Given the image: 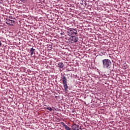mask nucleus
I'll use <instances>...</instances> for the list:
<instances>
[{"instance_id":"1","label":"nucleus","mask_w":130,"mask_h":130,"mask_svg":"<svg viewBox=\"0 0 130 130\" xmlns=\"http://www.w3.org/2000/svg\"><path fill=\"white\" fill-rule=\"evenodd\" d=\"M103 64L104 69H110L111 68V61L108 59L103 60Z\"/></svg>"},{"instance_id":"8","label":"nucleus","mask_w":130,"mask_h":130,"mask_svg":"<svg viewBox=\"0 0 130 130\" xmlns=\"http://www.w3.org/2000/svg\"><path fill=\"white\" fill-rule=\"evenodd\" d=\"M58 67L59 69H62L63 68V63L60 62L58 64Z\"/></svg>"},{"instance_id":"4","label":"nucleus","mask_w":130,"mask_h":130,"mask_svg":"<svg viewBox=\"0 0 130 130\" xmlns=\"http://www.w3.org/2000/svg\"><path fill=\"white\" fill-rule=\"evenodd\" d=\"M6 23L9 26H13V24L15 23V21H14V18L9 17V18H7Z\"/></svg>"},{"instance_id":"3","label":"nucleus","mask_w":130,"mask_h":130,"mask_svg":"<svg viewBox=\"0 0 130 130\" xmlns=\"http://www.w3.org/2000/svg\"><path fill=\"white\" fill-rule=\"evenodd\" d=\"M66 32H67L69 36H71V35H73L74 34H75V35H77V34H78V31L74 28L67 29Z\"/></svg>"},{"instance_id":"11","label":"nucleus","mask_w":130,"mask_h":130,"mask_svg":"<svg viewBox=\"0 0 130 130\" xmlns=\"http://www.w3.org/2000/svg\"><path fill=\"white\" fill-rule=\"evenodd\" d=\"M21 2H26L27 0H21Z\"/></svg>"},{"instance_id":"7","label":"nucleus","mask_w":130,"mask_h":130,"mask_svg":"<svg viewBox=\"0 0 130 130\" xmlns=\"http://www.w3.org/2000/svg\"><path fill=\"white\" fill-rule=\"evenodd\" d=\"M30 55H33V54H35V49L31 48L30 50Z\"/></svg>"},{"instance_id":"2","label":"nucleus","mask_w":130,"mask_h":130,"mask_svg":"<svg viewBox=\"0 0 130 130\" xmlns=\"http://www.w3.org/2000/svg\"><path fill=\"white\" fill-rule=\"evenodd\" d=\"M62 82L64 89V91H66V92L68 91L69 86H68V82L67 81V78H66L64 76H63Z\"/></svg>"},{"instance_id":"12","label":"nucleus","mask_w":130,"mask_h":130,"mask_svg":"<svg viewBox=\"0 0 130 130\" xmlns=\"http://www.w3.org/2000/svg\"><path fill=\"white\" fill-rule=\"evenodd\" d=\"M2 46V42L0 41V47Z\"/></svg>"},{"instance_id":"10","label":"nucleus","mask_w":130,"mask_h":130,"mask_svg":"<svg viewBox=\"0 0 130 130\" xmlns=\"http://www.w3.org/2000/svg\"><path fill=\"white\" fill-rule=\"evenodd\" d=\"M47 110H49V111H52V108L51 107L47 108Z\"/></svg>"},{"instance_id":"5","label":"nucleus","mask_w":130,"mask_h":130,"mask_svg":"<svg viewBox=\"0 0 130 130\" xmlns=\"http://www.w3.org/2000/svg\"><path fill=\"white\" fill-rule=\"evenodd\" d=\"M70 40L72 43H76V42H78L79 38L78 37L72 36L70 37Z\"/></svg>"},{"instance_id":"6","label":"nucleus","mask_w":130,"mask_h":130,"mask_svg":"<svg viewBox=\"0 0 130 130\" xmlns=\"http://www.w3.org/2000/svg\"><path fill=\"white\" fill-rule=\"evenodd\" d=\"M80 127V125L74 124L72 126V128L73 130H78Z\"/></svg>"},{"instance_id":"9","label":"nucleus","mask_w":130,"mask_h":130,"mask_svg":"<svg viewBox=\"0 0 130 130\" xmlns=\"http://www.w3.org/2000/svg\"><path fill=\"white\" fill-rule=\"evenodd\" d=\"M61 123L62 124V125H63V126H64L65 128L68 126V125H66V124H64L63 122H61Z\"/></svg>"},{"instance_id":"13","label":"nucleus","mask_w":130,"mask_h":130,"mask_svg":"<svg viewBox=\"0 0 130 130\" xmlns=\"http://www.w3.org/2000/svg\"><path fill=\"white\" fill-rule=\"evenodd\" d=\"M113 68H114V64L113 65Z\"/></svg>"}]
</instances>
